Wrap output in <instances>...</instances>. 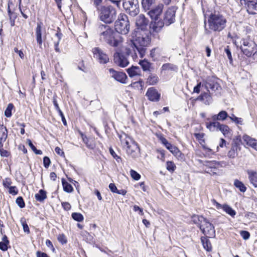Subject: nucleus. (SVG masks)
<instances>
[{
	"instance_id": "obj_1",
	"label": "nucleus",
	"mask_w": 257,
	"mask_h": 257,
	"mask_svg": "<svg viewBox=\"0 0 257 257\" xmlns=\"http://www.w3.org/2000/svg\"><path fill=\"white\" fill-rule=\"evenodd\" d=\"M99 39L101 42L105 43L115 48L121 47L122 38L116 32L107 25H100L97 29Z\"/></svg>"
},
{
	"instance_id": "obj_2",
	"label": "nucleus",
	"mask_w": 257,
	"mask_h": 257,
	"mask_svg": "<svg viewBox=\"0 0 257 257\" xmlns=\"http://www.w3.org/2000/svg\"><path fill=\"white\" fill-rule=\"evenodd\" d=\"M226 17L219 12L211 13L208 17L207 22L204 21V33L209 35L212 32H220L226 26Z\"/></svg>"
},
{
	"instance_id": "obj_3",
	"label": "nucleus",
	"mask_w": 257,
	"mask_h": 257,
	"mask_svg": "<svg viewBox=\"0 0 257 257\" xmlns=\"http://www.w3.org/2000/svg\"><path fill=\"white\" fill-rule=\"evenodd\" d=\"M150 39L147 35H144L138 31H135L132 34V39L131 41V47L133 49L136 55L137 51L141 58L143 57L146 53V47L149 44Z\"/></svg>"
},
{
	"instance_id": "obj_4",
	"label": "nucleus",
	"mask_w": 257,
	"mask_h": 257,
	"mask_svg": "<svg viewBox=\"0 0 257 257\" xmlns=\"http://www.w3.org/2000/svg\"><path fill=\"white\" fill-rule=\"evenodd\" d=\"M120 141L123 148L127 155L136 159L140 156V148L138 144L125 134L119 136Z\"/></svg>"
},
{
	"instance_id": "obj_5",
	"label": "nucleus",
	"mask_w": 257,
	"mask_h": 257,
	"mask_svg": "<svg viewBox=\"0 0 257 257\" xmlns=\"http://www.w3.org/2000/svg\"><path fill=\"white\" fill-rule=\"evenodd\" d=\"M193 221L198 224L202 233L208 237H214L215 236L214 226L208 220L202 216L193 217Z\"/></svg>"
},
{
	"instance_id": "obj_6",
	"label": "nucleus",
	"mask_w": 257,
	"mask_h": 257,
	"mask_svg": "<svg viewBox=\"0 0 257 257\" xmlns=\"http://www.w3.org/2000/svg\"><path fill=\"white\" fill-rule=\"evenodd\" d=\"M97 11L100 20L106 24L112 23L116 19V12L111 6H100Z\"/></svg>"
},
{
	"instance_id": "obj_7",
	"label": "nucleus",
	"mask_w": 257,
	"mask_h": 257,
	"mask_svg": "<svg viewBox=\"0 0 257 257\" xmlns=\"http://www.w3.org/2000/svg\"><path fill=\"white\" fill-rule=\"evenodd\" d=\"M176 10L177 8L176 7H171L169 8L165 13L163 22H155V27L156 28H162L164 25L169 26L174 23Z\"/></svg>"
},
{
	"instance_id": "obj_8",
	"label": "nucleus",
	"mask_w": 257,
	"mask_h": 257,
	"mask_svg": "<svg viewBox=\"0 0 257 257\" xmlns=\"http://www.w3.org/2000/svg\"><path fill=\"white\" fill-rule=\"evenodd\" d=\"M122 6L125 12L131 16L135 17L140 12L138 0H123Z\"/></svg>"
},
{
	"instance_id": "obj_9",
	"label": "nucleus",
	"mask_w": 257,
	"mask_h": 257,
	"mask_svg": "<svg viewBox=\"0 0 257 257\" xmlns=\"http://www.w3.org/2000/svg\"><path fill=\"white\" fill-rule=\"evenodd\" d=\"M240 49L247 57H249L256 52V44L249 39H242Z\"/></svg>"
},
{
	"instance_id": "obj_10",
	"label": "nucleus",
	"mask_w": 257,
	"mask_h": 257,
	"mask_svg": "<svg viewBox=\"0 0 257 257\" xmlns=\"http://www.w3.org/2000/svg\"><path fill=\"white\" fill-rule=\"evenodd\" d=\"M130 22L126 15L121 16L115 23V29L116 32L123 35L128 33L130 30Z\"/></svg>"
},
{
	"instance_id": "obj_11",
	"label": "nucleus",
	"mask_w": 257,
	"mask_h": 257,
	"mask_svg": "<svg viewBox=\"0 0 257 257\" xmlns=\"http://www.w3.org/2000/svg\"><path fill=\"white\" fill-rule=\"evenodd\" d=\"M202 86H204L208 91H209V88L214 92L221 89V87L218 83L217 78L213 77H208L203 80Z\"/></svg>"
},
{
	"instance_id": "obj_12",
	"label": "nucleus",
	"mask_w": 257,
	"mask_h": 257,
	"mask_svg": "<svg viewBox=\"0 0 257 257\" xmlns=\"http://www.w3.org/2000/svg\"><path fill=\"white\" fill-rule=\"evenodd\" d=\"M92 52L94 57L101 64H106L109 61V58L102 50L98 47H95L93 49Z\"/></svg>"
},
{
	"instance_id": "obj_13",
	"label": "nucleus",
	"mask_w": 257,
	"mask_h": 257,
	"mask_svg": "<svg viewBox=\"0 0 257 257\" xmlns=\"http://www.w3.org/2000/svg\"><path fill=\"white\" fill-rule=\"evenodd\" d=\"M108 71L111 77L121 83H126L127 76L124 73L116 71L112 68L109 69Z\"/></svg>"
},
{
	"instance_id": "obj_14",
	"label": "nucleus",
	"mask_w": 257,
	"mask_h": 257,
	"mask_svg": "<svg viewBox=\"0 0 257 257\" xmlns=\"http://www.w3.org/2000/svg\"><path fill=\"white\" fill-rule=\"evenodd\" d=\"M113 60L116 65L121 67H125L129 64V62L126 57L117 51L114 54Z\"/></svg>"
},
{
	"instance_id": "obj_15",
	"label": "nucleus",
	"mask_w": 257,
	"mask_h": 257,
	"mask_svg": "<svg viewBox=\"0 0 257 257\" xmlns=\"http://www.w3.org/2000/svg\"><path fill=\"white\" fill-rule=\"evenodd\" d=\"M241 2H243L246 6L247 12L248 14L251 15H255L256 14L255 11H257V2L249 0H241Z\"/></svg>"
},
{
	"instance_id": "obj_16",
	"label": "nucleus",
	"mask_w": 257,
	"mask_h": 257,
	"mask_svg": "<svg viewBox=\"0 0 257 257\" xmlns=\"http://www.w3.org/2000/svg\"><path fill=\"white\" fill-rule=\"evenodd\" d=\"M148 99L152 101H158L160 97V94L157 90L154 87L149 88L146 93Z\"/></svg>"
},
{
	"instance_id": "obj_17",
	"label": "nucleus",
	"mask_w": 257,
	"mask_h": 257,
	"mask_svg": "<svg viewBox=\"0 0 257 257\" xmlns=\"http://www.w3.org/2000/svg\"><path fill=\"white\" fill-rule=\"evenodd\" d=\"M163 7L162 4L158 5L155 9L151 10L148 12L149 15L153 20L156 21L158 19L160 15L162 13Z\"/></svg>"
},
{
	"instance_id": "obj_18",
	"label": "nucleus",
	"mask_w": 257,
	"mask_h": 257,
	"mask_svg": "<svg viewBox=\"0 0 257 257\" xmlns=\"http://www.w3.org/2000/svg\"><path fill=\"white\" fill-rule=\"evenodd\" d=\"M136 26L138 27V31L139 30H144L146 29L148 25V21L145 17L144 15H140L136 19Z\"/></svg>"
},
{
	"instance_id": "obj_19",
	"label": "nucleus",
	"mask_w": 257,
	"mask_h": 257,
	"mask_svg": "<svg viewBox=\"0 0 257 257\" xmlns=\"http://www.w3.org/2000/svg\"><path fill=\"white\" fill-rule=\"evenodd\" d=\"M242 140L247 145H248L257 151V140L251 138L246 135L243 136Z\"/></svg>"
},
{
	"instance_id": "obj_20",
	"label": "nucleus",
	"mask_w": 257,
	"mask_h": 257,
	"mask_svg": "<svg viewBox=\"0 0 257 257\" xmlns=\"http://www.w3.org/2000/svg\"><path fill=\"white\" fill-rule=\"evenodd\" d=\"M238 150H240L238 144L234 143L232 144L231 149L228 151L227 156L229 158H235L237 156Z\"/></svg>"
},
{
	"instance_id": "obj_21",
	"label": "nucleus",
	"mask_w": 257,
	"mask_h": 257,
	"mask_svg": "<svg viewBox=\"0 0 257 257\" xmlns=\"http://www.w3.org/2000/svg\"><path fill=\"white\" fill-rule=\"evenodd\" d=\"M43 24L42 23H38L36 29V40L39 46H41L42 44V27Z\"/></svg>"
},
{
	"instance_id": "obj_22",
	"label": "nucleus",
	"mask_w": 257,
	"mask_h": 257,
	"mask_svg": "<svg viewBox=\"0 0 257 257\" xmlns=\"http://www.w3.org/2000/svg\"><path fill=\"white\" fill-rule=\"evenodd\" d=\"M247 173L250 183L254 187H257V172L253 170H247Z\"/></svg>"
},
{
	"instance_id": "obj_23",
	"label": "nucleus",
	"mask_w": 257,
	"mask_h": 257,
	"mask_svg": "<svg viewBox=\"0 0 257 257\" xmlns=\"http://www.w3.org/2000/svg\"><path fill=\"white\" fill-rule=\"evenodd\" d=\"M197 99L204 101V103L206 105L210 104L212 101V98L210 94L209 91L202 93L200 96H198Z\"/></svg>"
},
{
	"instance_id": "obj_24",
	"label": "nucleus",
	"mask_w": 257,
	"mask_h": 257,
	"mask_svg": "<svg viewBox=\"0 0 257 257\" xmlns=\"http://www.w3.org/2000/svg\"><path fill=\"white\" fill-rule=\"evenodd\" d=\"M223 125L217 121H213L206 123V127L210 131H220V128Z\"/></svg>"
},
{
	"instance_id": "obj_25",
	"label": "nucleus",
	"mask_w": 257,
	"mask_h": 257,
	"mask_svg": "<svg viewBox=\"0 0 257 257\" xmlns=\"http://www.w3.org/2000/svg\"><path fill=\"white\" fill-rule=\"evenodd\" d=\"M127 72L131 77H133L136 76H139L141 75V70L139 67L132 66L131 68L127 69Z\"/></svg>"
},
{
	"instance_id": "obj_26",
	"label": "nucleus",
	"mask_w": 257,
	"mask_h": 257,
	"mask_svg": "<svg viewBox=\"0 0 257 257\" xmlns=\"http://www.w3.org/2000/svg\"><path fill=\"white\" fill-rule=\"evenodd\" d=\"M139 64L144 71H151L153 69V64L146 60L140 61Z\"/></svg>"
},
{
	"instance_id": "obj_27",
	"label": "nucleus",
	"mask_w": 257,
	"mask_h": 257,
	"mask_svg": "<svg viewBox=\"0 0 257 257\" xmlns=\"http://www.w3.org/2000/svg\"><path fill=\"white\" fill-rule=\"evenodd\" d=\"M158 81V77L154 74H150L147 80V83L151 85H156Z\"/></svg>"
},
{
	"instance_id": "obj_28",
	"label": "nucleus",
	"mask_w": 257,
	"mask_h": 257,
	"mask_svg": "<svg viewBox=\"0 0 257 257\" xmlns=\"http://www.w3.org/2000/svg\"><path fill=\"white\" fill-rule=\"evenodd\" d=\"M9 244V241L8 237L5 235L2 238V241L0 242V249L4 251L7 250Z\"/></svg>"
},
{
	"instance_id": "obj_29",
	"label": "nucleus",
	"mask_w": 257,
	"mask_h": 257,
	"mask_svg": "<svg viewBox=\"0 0 257 257\" xmlns=\"http://www.w3.org/2000/svg\"><path fill=\"white\" fill-rule=\"evenodd\" d=\"M201 241L203 246V247L207 251H210L212 248L211 244L210 241L205 237H202L201 238Z\"/></svg>"
},
{
	"instance_id": "obj_30",
	"label": "nucleus",
	"mask_w": 257,
	"mask_h": 257,
	"mask_svg": "<svg viewBox=\"0 0 257 257\" xmlns=\"http://www.w3.org/2000/svg\"><path fill=\"white\" fill-rule=\"evenodd\" d=\"M47 197L46 192L43 190H40L38 193L36 194L35 198L39 201H43Z\"/></svg>"
},
{
	"instance_id": "obj_31",
	"label": "nucleus",
	"mask_w": 257,
	"mask_h": 257,
	"mask_svg": "<svg viewBox=\"0 0 257 257\" xmlns=\"http://www.w3.org/2000/svg\"><path fill=\"white\" fill-rule=\"evenodd\" d=\"M234 185L242 192H244L246 190V188L243 183L237 179L234 180Z\"/></svg>"
},
{
	"instance_id": "obj_32",
	"label": "nucleus",
	"mask_w": 257,
	"mask_h": 257,
	"mask_svg": "<svg viewBox=\"0 0 257 257\" xmlns=\"http://www.w3.org/2000/svg\"><path fill=\"white\" fill-rule=\"evenodd\" d=\"M63 189L65 191L70 193L73 190L72 185L66 182L64 179L62 180Z\"/></svg>"
},
{
	"instance_id": "obj_33",
	"label": "nucleus",
	"mask_w": 257,
	"mask_h": 257,
	"mask_svg": "<svg viewBox=\"0 0 257 257\" xmlns=\"http://www.w3.org/2000/svg\"><path fill=\"white\" fill-rule=\"evenodd\" d=\"M222 209L226 213L229 214L232 217H234L236 214L235 211L228 205H223L222 206Z\"/></svg>"
},
{
	"instance_id": "obj_34",
	"label": "nucleus",
	"mask_w": 257,
	"mask_h": 257,
	"mask_svg": "<svg viewBox=\"0 0 257 257\" xmlns=\"http://www.w3.org/2000/svg\"><path fill=\"white\" fill-rule=\"evenodd\" d=\"M155 0H142V6L144 9L150 10L151 7L154 3Z\"/></svg>"
},
{
	"instance_id": "obj_35",
	"label": "nucleus",
	"mask_w": 257,
	"mask_h": 257,
	"mask_svg": "<svg viewBox=\"0 0 257 257\" xmlns=\"http://www.w3.org/2000/svg\"><path fill=\"white\" fill-rule=\"evenodd\" d=\"M225 137H229L230 136V130L229 127L225 124L221 127L220 131Z\"/></svg>"
},
{
	"instance_id": "obj_36",
	"label": "nucleus",
	"mask_w": 257,
	"mask_h": 257,
	"mask_svg": "<svg viewBox=\"0 0 257 257\" xmlns=\"http://www.w3.org/2000/svg\"><path fill=\"white\" fill-rule=\"evenodd\" d=\"M161 69L162 70H171L176 71L177 69V67L175 65L170 63H166L163 65Z\"/></svg>"
},
{
	"instance_id": "obj_37",
	"label": "nucleus",
	"mask_w": 257,
	"mask_h": 257,
	"mask_svg": "<svg viewBox=\"0 0 257 257\" xmlns=\"http://www.w3.org/2000/svg\"><path fill=\"white\" fill-rule=\"evenodd\" d=\"M20 221L22 225L23 226L24 231L27 233H29L30 229L28 225L26 222V219L25 218H22Z\"/></svg>"
},
{
	"instance_id": "obj_38",
	"label": "nucleus",
	"mask_w": 257,
	"mask_h": 257,
	"mask_svg": "<svg viewBox=\"0 0 257 257\" xmlns=\"http://www.w3.org/2000/svg\"><path fill=\"white\" fill-rule=\"evenodd\" d=\"M14 108V105L12 103H9L5 110V114L7 117H10L12 116V111Z\"/></svg>"
},
{
	"instance_id": "obj_39",
	"label": "nucleus",
	"mask_w": 257,
	"mask_h": 257,
	"mask_svg": "<svg viewBox=\"0 0 257 257\" xmlns=\"http://www.w3.org/2000/svg\"><path fill=\"white\" fill-rule=\"evenodd\" d=\"M229 118L236 124L240 125L243 124V119L241 118L237 117L233 114L231 116H228Z\"/></svg>"
},
{
	"instance_id": "obj_40",
	"label": "nucleus",
	"mask_w": 257,
	"mask_h": 257,
	"mask_svg": "<svg viewBox=\"0 0 257 257\" xmlns=\"http://www.w3.org/2000/svg\"><path fill=\"white\" fill-rule=\"evenodd\" d=\"M72 217L74 220L78 222H81L84 219L83 215L80 213H73Z\"/></svg>"
},
{
	"instance_id": "obj_41",
	"label": "nucleus",
	"mask_w": 257,
	"mask_h": 257,
	"mask_svg": "<svg viewBox=\"0 0 257 257\" xmlns=\"http://www.w3.org/2000/svg\"><path fill=\"white\" fill-rule=\"evenodd\" d=\"M0 131L2 133V136L1 137V140H6L8 136V131L6 127L2 125L0 127Z\"/></svg>"
},
{
	"instance_id": "obj_42",
	"label": "nucleus",
	"mask_w": 257,
	"mask_h": 257,
	"mask_svg": "<svg viewBox=\"0 0 257 257\" xmlns=\"http://www.w3.org/2000/svg\"><path fill=\"white\" fill-rule=\"evenodd\" d=\"M166 168L168 171L173 172L176 168V166L173 162L168 161L166 163Z\"/></svg>"
},
{
	"instance_id": "obj_43",
	"label": "nucleus",
	"mask_w": 257,
	"mask_h": 257,
	"mask_svg": "<svg viewBox=\"0 0 257 257\" xmlns=\"http://www.w3.org/2000/svg\"><path fill=\"white\" fill-rule=\"evenodd\" d=\"M219 119L220 121L224 120L228 116L227 113L224 110H222L218 114Z\"/></svg>"
},
{
	"instance_id": "obj_44",
	"label": "nucleus",
	"mask_w": 257,
	"mask_h": 257,
	"mask_svg": "<svg viewBox=\"0 0 257 257\" xmlns=\"http://www.w3.org/2000/svg\"><path fill=\"white\" fill-rule=\"evenodd\" d=\"M219 162L216 161H208L206 162L205 165L210 168H216L219 165Z\"/></svg>"
},
{
	"instance_id": "obj_45",
	"label": "nucleus",
	"mask_w": 257,
	"mask_h": 257,
	"mask_svg": "<svg viewBox=\"0 0 257 257\" xmlns=\"http://www.w3.org/2000/svg\"><path fill=\"white\" fill-rule=\"evenodd\" d=\"M130 174L132 177L136 180H138L141 178L140 175L134 170H131Z\"/></svg>"
},
{
	"instance_id": "obj_46",
	"label": "nucleus",
	"mask_w": 257,
	"mask_h": 257,
	"mask_svg": "<svg viewBox=\"0 0 257 257\" xmlns=\"http://www.w3.org/2000/svg\"><path fill=\"white\" fill-rule=\"evenodd\" d=\"M3 184L4 187L9 188L11 187L12 181L10 178H7L3 180Z\"/></svg>"
},
{
	"instance_id": "obj_47",
	"label": "nucleus",
	"mask_w": 257,
	"mask_h": 257,
	"mask_svg": "<svg viewBox=\"0 0 257 257\" xmlns=\"http://www.w3.org/2000/svg\"><path fill=\"white\" fill-rule=\"evenodd\" d=\"M16 203L20 208L25 207V203L22 197H19L17 198Z\"/></svg>"
},
{
	"instance_id": "obj_48",
	"label": "nucleus",
	"mask_w": 257,
	"mask_h": 257,
	"mask_svg": "<svg viewBox=\"0 0 257 257\" xmlns=\"http://www.w3.org/2000/svg\"><path fill=\"white\" fill-rule=\"evenodd\" d=\"M9 192L13 195H16L18 193V190L16 186H11L9 188Z\"/></svg>"
},
{
	"instance_id": "obj_49",
	"label": "nucleus",
	"mask_w": 257,
	"mask_h": 257,
	"mask_svg": "<svg viewBox=\"0 0 257 257\" xmlns=\"http://www.w3.org/2000/svg\"><path fill=\"white\" fill-rule=\"evenodd\" d=\"M240 234L242 237L245 240H246L249 238L250 233L247 231H241Z\"/></svg>"
},
{
	"instance_id": "obj_50",
	"label": "nucleus",
	"mask_w": 257,
	"mask_h": 257,
	"mask_svg": "<svg viewBox=\"0 0 257 257\" xmlns=\"http://www.w3.org/2000/svg\"><path fill=\"white\" fill-rule=\"evenodd\" d=\"M62 34L59 33L55 34V37L57 38V40L54 42V46H58L60 40L61 39Z\"/></svg>"
},
{
	"instance_id": "obj_51",
	"label": "nucleus",
	"mask_w": 257,
	"mask_h": 257,
	"mask_svg": "<svg viewBox=\"0 0 257 257\" xmlns=\"http://www.w3.org/2000/svg\"><path fill=\"white\" fill-rule=\"evenodd\" d=\"M173 155L176 156H179L181 153L179 151V150L176 147H174L173 148H172V150L170 151Z\"/></svg>"
},
{
	"instance_id": "obj_52",
	"label": "nucleus",
	"mask_w": 257,
	"mask_h": 257,
	"mask_svg": "<svg viewBox=\"0 0 257 257\" xmlns=\"http://www.w3.org/2000/svg\"><path fill=\"white\" fill-rule=\"evenodd\" d=\"M58 240L62 244H64L67 242V239L64 234H59L58 236Z\"/></svg>"
},
{
	"instance_id": "obj_53",
	"label": "nucleus",
	"mask_w": 257,
	"mask_h": 257,
	"mask_svg": "<svg viewBox=\"0 0 257 257\" xmlns=\"http://www.w3.org/2000/svg\"><path fill=\"white\" fill-rule=\"evenodd\" d=\"M51 163L50 159L47 157H45L43 158V164L45 168H48Z\"/></svg>"
},
{
	"instance_id": "obj_54",
	"label": "nucleus",
	"mask_w": 257,
	"mask_h": 257,
	"mask_svg": "<svg viewBox=\"0 0 257 257\" xmlns=\"http://www.w3.org/2000/svg\"><path fill=\"white\" fill-rule=\"evenodd\" d=\"M202 86V84L201 82H199L197 85L194 87L193 92L199 93L200 91V88Z\"/></svg>"
},
{
	"instance_id": "obj_55",
	"label": "nucleus",
	"mask_w": 257,
	"mask_h": 257,
	"mask_svg": "<svg viewBox=\"0 0 257 257\" xmlns=\"http://www.w3.org/2000/svg\"><path fill=\"white\" fill-rule=\"evenodd\" d=\"M109 152L110 154L113 157V158H115L118 162L119 161V160L121 159L120 157L117 156L112 148L109 149Z\"/></svg>"
},
{
	"instance_id": "obj_56",
	"label": "nucleus",
	"mask_w": 257,
	"mask_h": 257,
	"mask_svg": "<svg viewBox=\"0 0 257 257\" xmlns=\"http://www.w3.org/2000/svg\"><path fill=\"white\" fill-rule=\"evenodd\" d=\"M225 52L227 55V56L228 58L229 59L230 62L231 63L232 61V58L231 54V52L228 48V47H227L225 49Z\"/></svg>"
},
{
	"instance_id": "obj_57",
	"label": "nucleus",
	"mask_w": 257,
	"mask_h": 257,
	"mask_svg": "<svg viewBox=\"0 0 257 257\" xmlns=\"http://www.w3.org/2000/svg\"><path fill=\"white\" fill-rule=\"evenodd\" d=\"M9 16L11 20V25L12 26H14L15 25V21L13 19L15 18V15L12 13L10 10H9Z\"/></svg>"
},
{
	"instance_id": "obj_58",
	"label": "nucleus",
	"mask_w": 257,
	"mask_h": 257,
	"mask_svg": "<svg viewBox=\"0 0 257 257\" xmlns=\"http://www.w3.org/2000/svg\"><path fill=\"white\" fill-rule=\"evenodd\" d=\"M109 188L111 192L113 193H116L117 192V189L115 186V185L113 183H110L109 185Z\"/></svg>"
},
{
	"instance_id": "obj_59",
	"label": "nucleus",
	"mask_w": 257,
	"mask_h": 257,
	"mask_svg": "<svg viewBox=\"0 0 257 257\" xmlns=\"http://www.w3.org/2000/svg\"><path fill=\"white\" fill-rule=\"evenodd\" d=\"M194 136L198 141L202 140L204 141V140H202L204 136V134L203 133H195L194 134Z\"/></svg>"
},
{
	"instance_id": "obj_60",
	"label": "nucleus",
	"mask_w": 257,
	"mask_h": 257,
	"mask_svg": "<svg viewBox=\"0 0 257 257\" xmlns=\"http://www.w3.org/2000/svg\"><path fill=\"white\" fill-rule=\"evenodd\" d=\"M62 206L66 210H69L71 208V205L68 202H62Z\"/></svg>"
},
{
	"instance_id": "obj_61",
	"label": "nucleus",
	"mask_w": 257,
	"mask_h": 257,
	"mask_svg": "<svg viewBox=\"0 0 257 257\" xmlns=\"http://www.w3.org/2000/svg\"><path fill=\"white\" fill-rule=\"evenodd\" d=\"M162 143L167 148L168 146H169V143L168 141L164 137H161L160 139Z\"/></svg>"
},
{
	"instance_id": "obj_62",
	"label": "nucleus",
	"mask_w": 257,
	"mask_h": 257,
	"mask_svg": "<svg viewBox=\"0 0 257 257\" xmlns=\"http://www.w3.org/2000/svg\"><path fill=\"white\" fill-rule=\"evenodd\" d=\"M14 51L19 54L21 58L23 59L24 58V54L21 50H19L17 48H15Z\"/></svg>"
},
{
	"instance_id": "obj_63",
	"label": "nucleus",
	"mask_w": 257,
	"mask_h": 257,
	"mask_svg": "<svg viewBox=\"0 0 257 257\" xmlns=\"http://www.w3.org/2000/svg\"><path fill=\"white\" fill-rule=\"evenodd\" d=\"M37 257H49V256L45 252L37 251L36 253Z\"/></svg>"
},
{
	"instance_id": "obj_64",
	"label": "nucleus",
	"mask_w": 257,
	"mask_h": 257,
	"mask_svg": "<svg viewBox=\"0 0 257 257\" xmlns=\"http://www.w3.org/2000/svg\"><path fill=\"white\" fill-rule=\"evenodd\" d=\"M0 154L2 157H7L9 156V152L6 150L2 149L1 151L0 152Z\"/></svg>"
}]
</instances>
